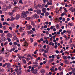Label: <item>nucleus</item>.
<instances>
[{
	"instance_id": "nucleus-1",
	"label": "nucleus",
	"mask_w": 75,
	"mask_h": 75,
	"mask_svg": "<svg viewBox=\"0 0 75 75\" xmlns=\"http://www.w3.org/2000/svg\"><path fill=\"white\" fill-rule=\"evenodd\" d=\"M29 11H27L26 12L23 11L22 12V13L21 14V18H25L26 17H27V14H30V12H29Z\"/></svg>"
},
{
	"instance_id": "nucleus-2",
	"label": "nucleus",
	"mask_w": 75,
	"mask_h": 75,
	"mask_svg": "<svg viewBox=\"0 0 75 75\" xmlns=\"http://www.w3.org/2000/svg\"><path fill=\"white\" fill-rule=\"evenodd\" d=\"M31 71L32 73H33L34 74H36V75H38V69L37 68L34 69V67H32Z\"/></svg>"
},
{
	"instance_id": "nucleus-3",
	"label": "nucleus",
	"mask_w": 75,
	"mask_h": 75,
	"mask_svg": "<svg viewBox=\"0 0 75 75\" xmlns=\"http://www.w3.org/2000/svg\"><path fill=\"white\" fill-rule=\"evenodd\" d=\"M69 10L71 12H74V13L75 12V8H74L73 7L70 8L69 9Z\"/></svg>"
},
{
	"instance_id": "nucleus-4",
	"label": "nucleus",
	"mask_w": 75,
	"mask_h": 75,
	"mask_svg": "<svg viewBox=\"0 0 75 75\" xmlns=\"http://www.w3.org/2000/svg\"><path fill=\"white\" fill-rule=\"evenodd\" d=\"M20 18V15L17 14L16 15L15 18L16 20H18Z\"/></svg>"
},
{
	"instance_id": "nucleus-5",
	"label": "nucleus",
	"mask_w": 75,
	"mask_h": 75,
	"mask_svg": "<svg viewBox=\"0 0 75 75\" xmlns=\"http://www.w3.org/2000/svg\"><path fill=\"white\" fill-rule=\"evenodd\" d=\"M1 39L3 41L5 42L7 41V39H6L5 37H2L1 38Z\"/></svg>"
},
{
	"instance_id": "nucleus-6",
	"label": "nucleus",
	"mask_w": 75,
	"mask_h": 75,
	"mask_svg": "<svg viewBox=\"0 0 75 75\" xmlns=\"http://www.w3.org/2000/svg\"><path fill=\"white\" fill-rule=\"evenodd\" d=\"M41 12V11L40 10L38 9L36 10V13L38 14H40Z\"/></svg>"
},
{
	"instance_id": "nucleus-7",
	"label": "nucleus",
	"mask_w": 75,
	"mask_h": 75,
	"mask_svg": "<svg viewBox=\"0 0 75 75\" xmlns=\"http://www.w3.org/2000/svg\"><path fill=\"white\" fill-rule=\"evenodd\" d=\"M27 33L28 34H33L34 33V31L31 30L30 31H28Z\"/></svg>"
},
{
	"instance_id": "nucleus-8",
	"label": "nucleus",
	"mask_w": 75,
	"mask_h": 75,
	"mask_svg": "<svg viewBox=\"0 0 75 75\" xmlns=\"http://www.w3.org/2000/svg\"><path fill=\"white\" fill-rule=\"evenodd\" d=\"M10 67H11V66H10V64L9 63H7V68L10 69Z\"/></svg>"
},
{
	"instance_id": "nucleus-9",
	"label": "nucleus",
	"mask_w": 75,
	"mask_h": 75,
	"mask_svg": "<svg viewBox=\"0 0 75 75\" xmlns=\"http://www.w3.org/2000/svg\"><path fill=\"white\" fill-rule=\"evenodd\" d=\"M11 19L10 20L11 21H13L15 20V18L13 17V16H11L10 17Z\"/></svg>"
},
{
	"instance_id": "nucleus-10",
	"label": "nucleus",
	"mask_w": 75,
	"mask_h": 75,
	"mask_svg": "<svg viewBox=\"0 0 75 75\" xmlns=\"http://www.w3.org/2000/svg\"><path fill=\"white\" fill-rule=\"evenodd\" d=\"M32 18L31 17H27L25 18V20H31Z\"/></svg>"
},
{
	"instance_id": "nucleus-11",
	"label": "nucleus",
	"mask_w": 75,
	"mask_h": 75,
	"mask_svg": "<svg viewBox=\"0 0 75 75\" xmlns=\"http://www.w3.org/2000/svg\"><path fill=\"white\" fill-rule=\"evenodd\" d=\"M47 10V9L46 8H43L42 9V11L43 12V13H45L46 12V10Z\"/></svg>"
},
{
	"instance_id": "nucleus-12",
	"label": "nucleus",
	"mask_w": 75,
	"mask_h": 75,
	"mask_svg": "<svg viewBox=\"0 0 75 75\" xmlns=\"http://www.w3.org/2000/svg\"><path fill=\"white\" fill-rule=\"evenodd\" d=\"M17 75H20V74H21V71L19 70L17 72Z\"/></svg>"
},
{
	"instance_id": "nucleus-13",
	"label": "nucleus",
	"mask_w": 75,
	"mask_h": 75,
	"mask_svg": "<svg viewBox=\"0 0 75 75\" xmlns=\"http://www.w3.org/2000/svg\"><path fill=\"white\" fill-rule=\"evenodd\" d=\"M40 72L42 74H45V71L44 69H42L40 71Z\"/></svg>"
},
{
	"instance_id": "nucleus-14",
	"label": "nucleus",
	"mask_w": 75,
	"mask_h": 75,
	"mask_svg": "<svg viewBox=\"0 0 75 75\" xmlns=\"http://www.w3.org/2000/svg\"><path fill=\"white\" fill-rule=\"evenodd\" d=\"M64 62L65 64H69V62H68V61L67 60L64 61Z\"/></svg>"
},
{
	"instance_id": "nucleus-15",
	"label": "nucleus",
	"mask_w": 75,
	"mask_h": 75,
	"mask_svg": "<svg viewBox=\"0 0 75 75\" xmlns=\"http://www.w3.org/2000/svg\"><path fill=\"white\" fill-rule=\"evenodd\" d=\"M56 28L57 29H59V24H57L56 25Z\"/></svg>"
},
{
	"instance_id": "nucleus-16",
	"label": "nucleus",
	"mask_w": 75,
	"mask_h": 75,
	"mask_svg": "<svg viewBox=\"0 0 75 75\" xmlns=\"http://www.w3.org/2000/svg\"><path fill=\"white\" fill-rule=\"evenodd\" d=\"M34 17L36 18H39V16H38V15L37 14H35Z\"/></svg>"
},
{
	"instance_id": "nucleus-17",
	"label": "nucleus",
	"mask_w": 75,
	"mask_h": 75,
	"mask_svg": "<svg viewBox=\"0 0 75 75\" xmlns=\"http://www.w3.org/2000/svg\"><path fill=\"white\" fill-rule=\"evenodd\" d=\"M41 7V5L40 4H38L37 5L36 8H40Z\"/></svg>"
},
{
	"instance_id": "nucleus-18",
	"label": "nucleus",
	"mask_w": 75,
	"mask_h": 75,
	"mask_svg": "<svg viewBox=\"0 0 75 75\" xmlns=\"http://www.w3.org/2000/svg\"><path fill=\"white\" fill-rule=\"evenodd\" d=\"M67 56L63 57V59H64V60H66V59H67Z\"/></svg>"
},
{
	"instance_id": "nucleus-19",
	"label": "nucleus",
	"mask_w": 75,
	"mask_h": 75,
	"mask_svg": "<svg viewBox=\"0 0 75 75\" xmlns=\"http://www.w3.org/2000/svg\"><path fill=\"white\" fill-rule=\"evenodd\" d=\"M31 25H33V26H34V25H35V23H34L33 22V21H31Z\"/></svg>"
},
{
	"instance_id": "nucleus-20",
	"label": "nucleus",
	"mask_w": 75,
	"mask_h": 75,
	"mask_svg": "<svg viewBox=\"0 0 75 75\" xmlns=\"http://www.w3.org/2000/svg\"><path fill=\"white\" fill-rule=\"evenodd\" d=\"M8 36L9 37H10L11 38V37H12V35H11V34L10 33H8Z\"/></svg>"
},
{
	"instance_id": "nucleus-21",
	"label": "nucleus",
	"mask_w": 75,
	"mask_h": 75,
	"mask_svg": "<svg viewBox=\"0 0 75 75\" xmlns=\"http://www.w3.org/2000/svg\"><path fill=\"white\" fill-rule=\"evenodd\" d=\"M68 25H70V26H71V27H72V26H73V23H68Z\"/></svg>"
},
{
	"instance_id": "nucleus-22",
	"label": "nucleus",
	"mask_w": 75,
	"mask_h": 75,
	"mask_svg": "<svg viewBox=\"0 0 75 75\" xmlns=\"http://www.w3.org/2000/svg\"><path fill=\"white\" fill-rule=\"evenodd\" d=\"M28 29H31L32 28V26L31 25H29V26H28Z\"/></svg>"
},
{
	"instance_id": "nucleus-23",
	"label": "nucleus",
	"mask_w": 75,
	"mask_h": 75,
	"mask_svg": "<svg viewBox=\"0 0 75 75\" xmlns=\"http://www.w3.org/2000/svg\"><path fill=\"white\" fill-rule=\"evenodd\" d=\"M14 3V4L16 5L17 3V1H16V0H13V1Z\"/></svg>"
},
{
	"instance_id": "nucleus-24",
	"label": "nucleus",
	"mask_w": 75,
	"mask_h": 75,
	"mask_svg": "<svg viewBox=\"0 0 75 75\" xmlns=\"http://www.w3.org/2000/svg\"><path fill=\"white\" fill-rule=\"evenodd\" d=\"M18 8H18V7L17 6H16L15 7H14V10L15 11L16 10H17V9H18Z\"/></svg>"
},
{
	"instance_id": "nucleus-25",
	"label": "nucleus",
	"mask_w": 75,
	"mask_h": 75,
	"mask_svg": "<svg viewBox=\"0 0 75 75\" xmlns=\"http://www.w3.org/2000/svg\"><path fill=\"white\" fill-rule=\"evenodd\" d=\"M28 11H33V8H29L28 9Z\"/></svg>"
},
{
	"instance_id": "nucleus-26",
	"label": "nucleus",
	"mask_w": 75,
	"mask_h": 75,
	"mask_svg": "<svg viewBox=\"0 0 75 75\" xmlns=\"http://www.w3.org/2000/svg\"><path fill=\"white\" fill-rule=\"evenodd\" d=\"M13 40H17L18 38H17V37L16 36H14Z\"/></svg>"
},
{
	"instance_id": "nucleus-27",
	"label": "nucleus",
	"mask_w": 75,
	"mask_h": 75,
	"mask_svg": "<svg viewBox=\"0 0 75 75\" xmlns=\"http://www.w3.org/2000/svg\"><path fill=\"white\" fill-rule=\"evenodd\" d=\"M24 43L25 44L24 45V46H28V44H27V42H24Z\"/></svg>"
},
{
	"instance_id": "nucleus-28",
	"label": "nucleus",
	"mask_w": 75,
	"mask_h": 75,
	"mask_svg": "<svg viewBox=\"0 0 75 75\" xmlns=\"http://www.w3.org/2000/svg\"><path fill=\"white\" fill-rule=\"evenodd\" d=\"M33 64H35V65H38V63L37 62H34L33 63Z\"/></svg>"
},
{
	"instance_id": "nucleus-29",
	"label": "nucleus",
	"mask_w": 75,
	"mask_h": 75,
	"mask_svg": "<svg viewBox=\"0 0 75 75\" xmlns=\"http://www.w3.org/2000/svg\"><path fill=\"white\" fill-rule=\"evenodd\" d=\"M23 61L24 64H26V61L25 59H23Z\"/></svg>"
},
{
	"instance_id": "nucleus-30",
	"label": "nucleus",
	"mask_w": 75,
	"mask_h": 75,
	"mask_svg": "<svg viewBox=\"0 0 75 75\" xmlns=\"http://www.w3.org/2000/svg\"><path fill=\"white\" fill-rule=\"evenodd\" d=\"M7 40H8V42H11V39L10 38H7Z\"/></svg>"
},
{
	"instance_id": "nucleus-31",
	"label": "nucleus",
	"mask_w": 75,
	"mask_h": 75,
	"mask_svg": "<svg viewBox=\"0 0 75 75\" xmlns=\"http://www.w3.org/2000/svg\"><path fill=\"white\" fill-rule=\"evenodd\" d=\"M49 15V13L48 12H47L45 14V16H47Z\"/></svg>"
},
{
	"instance_id": "nucleus-32",
	"label": "nucleus",
	"mask_w": 75,
	"mask_h": 75,
	"mask_svg": "<svg viewBox=\"0 0 75 75\" xmlns=\"http://www.w3.org/2000/svg\"><path fill=\"white\" fill-rule=\"evenodd\" d=\"M66 32H67V33H68V34H71V31L69 30H67Z\"/></svg>"
},
{
	"instance_id": "nucleus-33",
	"label": "nucleus",
	"mask_w": 75,
	"mask_h": 75,
	"mask_svg": "<svg viewBox=\"0 0 75 75\" xmlns=\"http://www.w3.org/2000/svg\"><path fill=\"white\" fill-rule=\"evenodd\" d=\"M7 63H5V64H4L2 65V67L4 68V67H5V66H6V65H7Z\"/></svg>"
},
{
	"instance_id": "nucleus-34",
	"label": "nucleus",
	"mask_w": 75,
	"mask_h": 75,
	"mask_svg": "<svg viewBox=\"0 0 75 75\" xmlns=\"http://www.w3.org/2000/svg\"><path fill=\"white\" fill-rule=\"evenodd\" d=\"M41 68H42V66L39 65L38 67V69H40Z\"/></svg>"
},
{
	"instance_id": "nucleus-35",
	"label": "nucleus",
	"mask_w": 75,
	"mask_h": 75,
	"mask_svg": "<svg viewBox=\"0 0 75 75\" xmlns=\"http://www.w3.org/2000/svg\"><path fill=\"white\" fill-rule=\"evenodd\" d=\"M3 28V25H2V24L0 23V28Z\"/></svg>"
},
{
	"instance_id": "nucleus-36",
	"label": "nucleus",
	"mask_w": 75,
	"mask_h": 75,
	"mask_svg": "<svg viewBox=\"0 0 75 75\" xmlns=\"http://www.w3.org/2000/svg\"><path fill=\"white\" fill-rule=\"evenodd\" d=\"M9 14L10 16H12L13 14V12H10Z\"/></svg>"
},
{
	"instance_id": "nucleus-37",
	"label": "nucleus",
	"mask_w": 75,
	"mask_h": 75,
	"mask_svg": "<svg viewBox=\"0 0 75 75\" xmlns=\"http://www.w3.org/2000/svg\"><path fill=\"white\" fill-rule=\"evenodd\" d=\"M11 25L13 28H14V27H15V26L14 25L13 23H12L11 24Z\"/></svg>"
},
{
	"instance_id": "nucleus-38",
	"label": "nucleus",
	"mask_w": 75,
	"mask_h": 75,
	"mask_svg": "<svg viewBox=\"0 0 75 75\" xmlns=\"http://www.w3.org/2000/svg\"><path fill=\"white\" fill-rule=\"evenodd\" d=\"M23 30V27H20V28L19 29V31H22Z\"/></svg>"
},
{
	"instance_id": "nucleus-39",
	"label": "nucleus",
	"mask_w": 75,
	"mask_h": 75,
	"mask_svg": "<svg viewBox=\"0 0 75 75\" xmlns=\"http://www.w3.org/2000/svg\"><path fill=\"white\" fill-rule=\"evenodd\" d=\"M52 1L51 0H47L46 2H47V3H50V2H51Z\"/></svg>"
},
{
	"instance_id": "nucleus-40",
	"label": "nucleus",
	"mask_w": 75,
	"mask_h": 75,
	"mask_svg": "<svg viewBox=\"0 0 75 75\" xmlns=\"http://www.w3.org/2000/svg\"><path fill=\"white\" fill-rule=\"evenodd\" d=\"M45 6V4H42L41 6L42 8H44Z\"/></svg>"
},
{
	"instance_id": "nucleus-41",
	"label": "nucleus",
	"mask_w": 75,
	"mask_h": 75,
	"mask_svg": "<svg viewBox=\"0 0 75 75\" xmlns=\"http://www.w3.org/2000/svg\"><path fill=\"white\" fill-rule=\"evenodd\" d=\"M46 35H48L49 34V32L48 31H46Z\"/></svg>"
},
{
	"instance_id": "nucleus-42",
	"label": "nucleus",
	"mask_w": 75,
	"mask_h": 75,
	"mask_svg": "<svg viewBox=\"0 0 75 75\" xmlns=\"http://www.w3.org/2000/svg\"><path fill=\"white\" fill-rule=\"evenodd\" d=\"M31 57V55L30 54H29L27 56V57H28L29 58Z\"/></svg>"
},
{
	"instance_id": "nucleus-43",
	"label": "nucleus",
	"mask_w": 75,
	"mask_h": 75,
	"mask_svg": "<svg viewBox=\"0 0 75 75\" xmlns=\"http://www.w3.org/2000/svg\"><path fill=\"white\" fill-rule=\"evenodd\" d=\"M4 33H9V31L8 30H6V31H4Z\"/></svg>"
},
{
	"instance_id": "nucleus-44",
	"label": "nucleus",
	"mask_w": 75,
	"mask_h": 75,
	"mask_svg": "<svg viewBox=\"0 0 75 75\" xmlns=\"http://www.w3.org/2000/svg\"><path fill=\"white\" fill-rule=\"evenodd\" d=\"M54 58H53L50 61V62H52L53 61H54Z\"/></svg>"
},
{
	"instance_id": "nucleus-45",
	"label": "nucleus",
	"mask_w": 75,
	"mask_h": 75,
	"mask_svg": "<svg viewBox=\"0 0 75 75\" xmlns=\"http://www.w3.org/2000/svg\"><path fill=\"white\" fill-rule=\"evenodd\" d=\"M8 44V42L6 41L5 42L4 44V45H7V44Z\"/></svg>"
},
{
	"instance_id": "nucleus-46",
	"label": "nucleus",
	"mask_w": 75,
	"mask_h": 75,
	"mask_svg": "<svg viewBox=\"0 0 75 75\" xmlns=\"http://www.w3.org/2000/svg\"><path fill=\"white\" fill-rule=\"evenodd\" d=\"M72 42V39H71L69 43V44H71Z\"/></svg>"
},
{
	"instance_id": "nucleus-47",
	"label": "nucleus",
	"mask_w": 75,
	"mask_h": 75,
	"mask_svg": "<svg viewBox=\"0 0 75 75\" xmlns=\"http://www.w3.org/2000/svg\"><path fill=\"white\" fill-rule=\"evenodd\" d=\"M47 48L48 49V50L50 49V46L48 45H47Z\"/></svg>"
},
{
	"instance_id": "nucleus-48",
	"label": "nucleus",
	"mask_w": 75,
	"mask_h": 75,
	"mask_svg": "<svg viewBox=\"0 0 75 75\" xmlns=\"http://www.w3.org/2000/svg\"><path fill=\"white\" fill-rule=\"evenodd\" d=\"M55 52L57 54H59V51H58V50H55Z\"/></svg>"
},
{
	"instance_id": "nucleus-49",
	"label": "nucleus",
	"mask_w": 75,
	"mask_h": 75,
	"mask_svg": "<svg viewBox=\"0 0 75 75\" xmlns=\"http://www.w3.org/2000/svg\"><path fill=\"white\" fill-rule=\"evenodd\" d=\"M38 67V65H33V67H33V68H36V67Z\"/></svg>"
},
{
	"instance_id": "nucleus-50",
	"label": "nucleus",
	"mask_w": 75,
	"mask_h": 75,
	"mask_svg": "<svg viewBox=\"0 0 75 75\" xmlns=\"http://www.w3.org/2000/svg\"><path fill=\"white\" fill-rule=\"evenodd\" d=\"M72 72H73V73H74L75 72V69L74 68L73 69L72 71Z\"/></svg>"
},
{
	"instance_id": "nucleus-51",
	"label": "nucleus",
	"mask_w": 75,
	"mask_h": 75,
	"mask_svg": "<svg viewBox=\"0 0 75 75\" xmlns=\"http://www.w3.org/2000/svg\"><path fill=\"white\" fill-rule=\"evenodd\" d=\"M6 26H4L3 27V29H4V30H6V29H7V28H6Z\"/></svg>"
},
{
	"instance_id": "nucleus-52",
	"label": "nucleus",
	"mask_w": 75,
	"mask_h": 75,
	"mask_svg": "<svg viewBox=\"0 0 75 75\" xmlns=\"http://www.w3.org/2000/svg\"><path fill=\"white\" fill-rule=\"evenodd\" d=\"M12 75H16V73L15 72H13L12 73Z\"/></svg>"
},
{
	"instance_id": "nucleus-53",
	"label": "nucleus",
	"mask_w": 75,
	"mask_h": 75,
	"mask_svg": "<svg viewBox=\"0 0 75 75\" xmlns=\"http://www.w3.org/2000/svg\"><path fill=\"white\" fill-rule=\"evenodd\" d=\"M4 36V33H3L1 34V37H3Z\"/></svg>"
},
{
	"instance_id": "nucleus-54",
	"label": "nucleus",
	"mask_w": 75,
	"mask_h": 75,
	"mask_svg": "<svg viewBox=\"0 0 75 75\" xmlns=\"http://www.w3.org/2000/svg\"><path fill=\"white\" fill-rule=\"evenodd\" d=\"M13 44H14V45H17L18 43L16 42H13Z\"/></svg>"
},
{
	"instance_id": "nucleus-55",
	"label": "nucleus",
	"mask_w": 75,
	"mask_h": 75,
	"mask_svg": "<svg viewBox=\"0 0 75 75\" xmlns=\"http://www.w3.org/2000/svg\"><path fill=\"white\" fill-rule=\"evenodd\" d=\"M6 22H4L3 23V25H5L6 24Z\"/></svg>"
},
{
	"instance_id": "nucleus-56",
	"label": "nucleus",
	"mask_w": 75,
	"mask_h": 75,
	"mask_svg": "<svg viewBox=\"0 0 75 75\" xmlns=\"http://www.w3.org/2000/svg\"><path fill=\"white\" fill-rule=\"evenodd\" d=\"M3 33V30H0V33L2 34V33Z\"/></svg>"
},
{
	"instance_id": "nucleus-57",
	"label": "nucleus",
	"mask_w": 75,
	"mask_h": 75,
	"mask_svg": "<svg viewBox=\"0 0 75 75\" xmlns=\"http://www.w3.org/2000/svg\"><path fill=\"white\" fill-rule=\"evenodd\" d=\"M64 16V13H63L61 15V17H63Z\"/></svg>"
},
{
	"instance_id": "nucleus-58",
	"label": "nucleus",
	"mask_w": 75,
	"mask_h": 75,
	"mask_svg": "<svg viewBox=\"0 0 75 75\" xmlns=\"http://www.w3.org/2000/svg\"><path fill=\"white\" fill-rule=\"evenodd\" d=\"M37 43L36 42H35V43L34 45V46L35 47H36L37 46Z\"/></svg>"
},
{
	"instance_id": "nucleus-59",
	"label": "nucleus",
	"mask_w": 75,
	"mask_h": 75,
	"mask_svg": "<svg viewBox=\"0 0 75 75\" xmlns=\"http://www.w3.org/2000/svg\"><path fill=\"white\" fill-rule=\"evenodd\" d=\"M50 9H51V10L52 9H53V6H51L50 7Z\"/></svg>"
},
{
	"instance_id": "nucleus-60",
	"label": "nucleus",
	"mask_w": 75,
	"mask_h": 75,
	"mask_svg": "<svg viewBox=\"0 0 75 75\" xmlns=\"http://www.w3.org/2000/svg\"><path fill=\"white\" fill-rule=\"evenodd\" d=\"M4 48H2V50H1V51H2V52H3V51H4Z\"/></svg>"
},
{
	"instance_id": "nucleus-61",
	"label": "nucleus",
	"mask_w": 75,
	"mask_h": 75,
	"mask_svg": "<svg viewBox=\"0 0 75 75\" xmlns=\"http://www.w3.org/2000/svg\"><path fill=\"white\" fill-rule=\"evenodd\" d=\"M22 2H23L22 0H20L19 1V3H22Z\"/></svg>"
},
{
	"instance_id": "nucleus-62",
	"label": "nucleus",
	"mask_w": 75,
	"mask_h": 75,
	"mask_svg": "<svg viewBox=\"0 0 75 75\" xmlns=\"http://www.w3.org/2000/svg\"><path fill=\"white\" fill-rule=\"evenodd\" d=\"M49 5H50V6H52V3L51 2H49Z\"/></svg>"
},
{
	"instance_id": "nucleus-63",
	"label": "nucleus",
	"mask_w": 75,
	"mask_h": 75,
	"mask_svg": "<svg viewBox=\"0 0 75 75\" xmlns=\"http://www.w3.org/2000/svg\"><path fill=\"white\" fill-rule=\"evenodd\" d=\"M63 71H62L60 74L61 75H63Z\"/></svg>"
},
{
	"instance_id": "nucleus-64",
	"label": "nucleus",
	"mask_w": 75,
	"mask_h": 75,
	"mask_svg": "<svg viewBox=\"0 0 75 75\" xmlns=\"http://www.w3.org/2000/svg\"><path fill=\"white\" fill-rule=\"evenodd\" d=\"M11 8V6H8V9H10V8Z\"/></svg>"
}]
</instances>
